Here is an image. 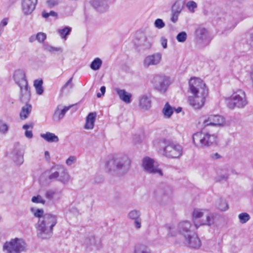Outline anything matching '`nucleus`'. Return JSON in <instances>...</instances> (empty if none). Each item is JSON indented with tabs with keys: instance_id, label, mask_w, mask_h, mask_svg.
I'll use <instances>...</instances> for the list:
<instances>
[{
	"instance_id": "nucleus-13",
	"label": "nucleus",
	"mask_w": 253,
	"mask_h": 253,
	"mask_svg": "<svg viewBox=\"0 0 253 253\" xmlns=\"http://www.w3.org/2000/svg\"><path fill=\"white\" fill-rule=\"evenodd\" d=\"M128 218L133 221L134 227L136 229H139L141 227L142 218L141 212L140 210H132L130 211L128 214Z\"/></svg>"
},
{
	"instance_id": "nucleus-57",
	"label": "nucleus",
	"mask_w": 253,
	"mask_h": 253,
	"mask_svg": "<svg viewBox=\"0 0 253 253\" xmlns=\"http://www.w3.org/2000/svg\"><path fill=\"white\" fill-rule=\"evenodd\" d=\"M36 40H37V36H35V35L31 36L29 38V41L30 42H33L34 41H35Z\"/></svg>"
},
{
	"instance_id": "nucleus-32",
	"label": "nucleus",
	"mask_w": 253,
	"mask_h": 253,
	"mask_svg": "<svg viewBox=\"0 0 253 253\" xmlns=\"http://www.w3.org/2000/svg\"><path fill=\"white\" fill-rule=\"evenodd\" d=\"M164 227L168 232V237L175 236L178 233L177 228L173 225L167 224Z\"/></svg>"
},
{
	"instance_id": "nucleus-10",
	"label": "nucleus",
	"mask_w": 253,
	"mask_h": 253,
	"mask_svg": "<svg viewBox=\"0 0 253 253\" xmlns=\"http://www.w3.org/2000/svg\"><path fill=\"white\" fill-rule=\"evenodd\" d=\"M142 166L145 170L149 173L158 174L161 176L163 175L161 169L155 165L153 160L150 158L146 157L143 159Z\"/></svg>"
},
{
	"instance_id": "nucleus-44",
	"label": "nucleus",
	"mask_w": 253,
	"mask_h": 253,
	"mask_svg": "<svg viewBox=\"0 0 253 253\" xmlns=\"http://www.w3.org/2000/svg\"><path fill=\"white\" fill-rule=\"evenodd\" d=\"M180 14V13L171 10L170 21L173 23H176Z\"/></svg>"
},
{
	"instance_id": "nucleus-3",
	"label": "nucleus",
	"mask_w": 253,
	"mask_h": 253,
	"mask_svg": "<svg viewBox=\"0 0 253 253\" xmlns=\"http://www.w3.org/2000/svg\"><path fill=\"white\" fill-rule=\"evenodd\" d=\"M131 161L126 155L117 157L109 160L106 163L108 170L116 171L124 174L126 173L130 169Z\"/></svg>"
},
{
	"instance_id": "nucleus-45",
	"label": "nucleus",
	"mask_w": 253,
	"mask_h": 253,
	"mask_svg": "<svg viewBox=\"0 0 253 253\" xmlns=\"http://www.w3.org/2000/svg\"><path fill=\"white\" fill-rule=\"evenodd\" d=\"M60 167H58L57 168V170L56 171L53 172L51 173V174L49 175V178L51 180L55 179H58L59 177V175L60 173Z\"/></svg>"
},
{
	"instance_id": "nucleus-21",
	"label": "nucleus",
	"mask_w": 253,
	"mask_h": 253,
	"mask_svg": "<svg viewBox=\"0 0 253 253\" xmlns=\"http://www.w3.org/2000/svg\"><path fill=\"white\" fill-rule=\"evenodd\" d=\"M96 112L89 113L86 118L84 128L87 129H91L94 127V122L96 117Z\"/></svg>"
},
{
	"instance_id": "nucleus-37",
	"label": "nucleus",
	"mask_w": 253,
	"mask_h": 253,
	"mask_svg": "<svg viewBox=\"0 0 253 253\" xmlns=\"http://www.w3.org/2000/svg\"><path fill=\"white\" fill-rule=\"evenodd\" d=\"M135 253H150V252L146 246L141 244L136 246Z\"/></svg>"
},
{
	"instance_id": "nucleus-24",
	"label": "nucleus",
	"mask_w": 253,
	"mask_h": 253,
	"mask_svg": "<svg viewBox=\"0 0 253 253\" xmlns=\"http://www.w3.org/2000/svg\"><path fill=\"white\" fill-rule=\"evenodd\" d=\"M139 106L141 109L148 110L151 106V101L146 95H143L139 98Z\"/></svg>"
},
{
	"instance_id": "nucleus-29",
	"label": "nucleus",
	"mask_w": 253,
	"mask_h": 253,
	"mask_svg": "<svg viewBox=\"0 0 253 253\" xmlns=\"http://www.w3.org/2000/svg\"><path fill=\"white\" fill-rule=\"evenodd\" d=\"M32 110V106L27 104L22 108L20 113V116L21 119H26Z\"/></svg>"
},
{
	"instance_id": "nucleus-53",
	"label": "nucleus",
	"mask_w": 253,
	"mask_h": 253,
	"mask_svg": "<svg viewBox=\"0 0 253 253\" xmlns=\"http://www.w3.org/2000/svg\"><path fill=\"white\" fill-rule=\"evenodd\" d=\"M167 39L165 38L164 37H162L161 38V42L163 47L165 49L167 48Z\"/></svg>"
},
{
	"instance_id": "nucleus-39",
	"label": "nucleus",
	"mask_w": 253,
	"mask_h": 253,
	"mask_svg": "<svg viewBox=\"0 0 253 253\" xmlns=\"http://www.w3.org/2000/svg\"><path fill=\"white\" fill-rule=\"evenodd\" d=\"M8 125L3 120L0 119V133L5 134L8 131Z\"/></svg>"
},
{
	"instance_id": "nucleus-40",
	"label": "nucleus",
	"mask_w": 253,
	"mask_h": 253,
	"mask_svg": "<svg viewBox=\"0 0 253 253\" xmlns=\"http://www.w3.org/2000/svg\"><path fill=\"white\" fill-rule=\"evenodd\" d=\"M14 161L17 165H21L24 162L23 154L21 152H17L14 158Z\"/></svg>"
},
{
	"instance_id": "nucleus-61",
	"label": "nucleus",
	"mask_w": 253,
	"mask_h": 253,
	"mask_svg": "<svg viewBox=\"0 0 253 253\" xmlns=\"http://www.w3.org/2000/svg\"><path fill=\"white\" fill-rule=\"evenodd\" d=\"M48 13H49V16H54V17H56L57 16V13H56L55 12H54L53 11H51Z\"/></svg>"
},
{
	"instance_id": "nucleus-56",
	"label": "nucleus",
	"mask_w": 253,
	"mask_h": 253,
	"mask_svg": "<svg viewBox=\"0 0 253 253\" xmlns=\"http://www.w3.org/2000/svg\"><path fill=\"white\" fill-rule=\"evenodd\" d=\"M7 24V19L4 18L2 20L0 23V25L2 26V28H3L4 26H5Z\"/></svg>"
},
{
	"instance_id": "nucleus-31",
	"label": "nucleus",
	"mask_w": 253,
	"mask_h": 253,
	"mask_svg": "<svg viewBox=\"0 0 253 253\" xmlns=\"http://www.w3.org/2000/svg\"><path fill=\"white\" fill-rule=\"evenodd\" d=\"M43 81L42 79H37L34 82V86L36 89V93L39 95H41L43 92L42 87Z\"/></svg>"
},
{
	"instance_id": "nucleus-18",
	"label": "nucleus",
	"mask_w": 253,
	"mask_h": 253,
	"mask_svg": "<svg viewBox=\"0 0 253 253\" xmlns=\"http://www.w3.org/2000/svg\"><path fill=\"white\" fill-rule=\"evenodd\" d=\"M114 89L121 100L126 104H128L131 102V98L132 97L131 93L126 92V90L123 89L115 88Z\"/></svg>"
},
{
	"instance_id": "nucleus-9",
	"label": "nucleus",
	"mask_w": 253,
	"mask_h": 253,
	"mask_svg": "<svg viewBox=\"0 0 253 253\" xmlns=\"http://www.w3.org/2000/svg\"><path fill=\"white\" fill-rule=\"evenodd\" d=\"M225 123L224 118L218 115H211L205 119L203 123L204 127L208 126H222Z\"/></svg>"
},
{
	"instance_id": "nucleus-19",
	"label": "nucleus",
	"mask_w": 253,
	"mask_h": 253,
	"mask_svg": "<svg viewBox=\"0 0 253 253\" xmlns=\"http://www.w3.org/2000/svg\"><path fill=\"white\" fill-rule=\"evenodd\" d=\"M191 224L188 221H183L180 222L178 225L179 232L184 236V234H192L191 231Z\"/></svg>"
},
{
	"instance_id": "nucleus-62",
	"label": "nucleus",
	"mask_w": 253,
	"mask_h": 253,
	"mask_svg": "<svg viewBox=\"0 0 253 253\" xmlns=\"http://www.w3.org/2000/svg\"><path fill=\"white\" fill-rule=\"evenodd\" d=\"M176 113H180L182 110V108L181 107H178L177 109H175Z\"/></svg>"
},
{
	"instance_id": "nucleus-2",
	"label": "nucleus",
	"mask_w": 253,
	"mask_h": 253,
	"mask_svg": "<svg viewBox=\"0 0 253 253\" xmlns=\"http://www.w3.org/2000/svg\"><path fill=\"white\" fill-rule=\"evenodd\" d=\"M189 92L192 94L188 97L190 105L195 109H201L204 106L208 94L205 83L200 78H191L189 81Z\"/></svg>"
},
{
	"instance_id": "nucleus-50",
	"label": "nucleus",
	"mask_w": 253,
	"mask_h": 253,
	"mask_svg": "<svg viewBox=\"0 0 253 253\" xmlns=\"http://www.w3.org/2000/svg\"><path fill=\"white\" fill-rule=\"evenodd\" d=\"M73 78H70L66 84L62 86L61 88V91H63L65 89L68 87L69 88H72L73 87V84H71Z\"/></svg>"
},
{
	"instance_id": "nucleus-43",
	"label": "nucleus",
	"mask_w": 253,
	"mask_h": 253,
	"mask_svg": "<svg viewBox=\"0 0 253 253\" xmlns=\"http://www.w3.org/2000/svg\"><path fill=\"white\" fill-rule=\"evenodd\" d=\"M31 201L33 203H41L43 205L45 204V200H44L42 197L40 195H38L36 196H34L32 197Z\"/></svg>"
},
{
	"instance_id": "nucleus-7",
	"label": "nucleus",
	"mask_w": 253,
	"mask_h": 253,
	"mask_svg": "<svg viewBox=\"0 0 253 253\" xmlns=\"http://www.w3.org/2000/svg\"><path fill=\"white\" fill-rule=\"evenodd\" d=\"M25 242L22 239L19 238L6 241L3 246V250L5 253H21L25 251Z\"/></svg>"
},
{
	"instance_id": "nucleus-64",
	"label": "nucleus",
	"mask_w": 253,
	"mask_h": 253,
	"mask_svg": "<svg viewBox=\"0 0 253 253\" xmlns=\"http://www.w3.org/2000/svg\"><path fill=\"white\" fill-rule=\"evenodd\" d=\"M250 44L252 48H253V35L252 36V40L250 42Z\"/></svg>"
},
{
	"instance_id": "nucleus-11",
	"label": "nucleus",
	"mask_w": 253,
	"mask_h": 253,
	"mask_svg": "<svg viewBox=\"0 0 253 253\" xmlns=\"http://www.w3.org/2000/svg\"><path fill=\"white\" fill-rule=\"evenodd\" d=\"M153 83L157 89L165 92L169 86V80L165 77L157 75L154 77Z\"/></svg>"
},
{
	"instance_id": "nucleus-30",
	"label": "nucleus",
	"mask_w": 253,
	"mask_h": 253,
	"mask_svg": "<svg viewBox=\"0 0 253 253\" xmlns=\"http://www.w3.org/2000/svg\"><path fill=\"white\" fill-rule=\"evenodd\" d=\"M173 110L174 109L168 102H167L163 109V113L164 117L166 118H169L172 115Z\"/></svg>"
},
{
	"instance_id": "nucleus-16",
	"label": "nucleus",
	"mask_w": 253,
	"mask_h": 253,
	"mask_svg": "<svg viewBox=\"0 0 253 253\" xmlns=\"http://www.w3.org/2000/svg\"><path fill=\"white\" fill-rule=\"evenodd\" d=\"M38 0H22V8L25 15L30 14L35 9Z\"/></svg>"
},
{
	"instance_id": "nucleus-1",
	"label": "nucleus",
	"mask_w": 253,
	"mask_h": 253,
	"mask_svg": "<svg viewBox=\"0 0 253 253\" xmlns=\"http://www.w3.org/2000/svg\"><path fill=\"white\" fill-rule=\"evenodd\" d=\"M31 211L35 217L40 218L36 225L37 236L42 239L51 238L53 235V228L57 223V216L50 213L43 215L42 209L35 210L32 208Z\"/></svg>"
},
{
	"instance_id": "nucleus-35",
	"label": "nucleus",
	"mask_w": 253,
	"mask_h": 253,
	"mask_svg": "<svg viewBox=\"0 0 253 253\" xmlns=\"http://www.w3.org/2000/svg\"><path fill=\"white\" fill-rule=\"evenodd\" d=\"M71 31V28L69 27H65L62 29H59L58 33L62 39L66 40V37L70 34Z\"/></svg>"
},
{
	"instance_id": "nucleus-23",
	"label": "nucleus",
	"mask_w": 253,
	"mask_h": 253,
	"mask_svg": "<svg viewBox=\"0 0 253 253\" xmlns=\"http://www.w3.org/2000/svg\"><path fill=\"white\" fill-rule=\"evenodd\" d=\"M40 136L48 142H58L59 141L58 137L54 133L47 132L45 133H41Z\"/></svg>"
},
{
	"instance_id": "nucleus-51",
	"label": "nucleus",
	"mask_w": 253,
	"mask_h": 253,
	"mask_svg": "<svg viewBox=\"0 0 253 253\" xmlns=\"http://www.w3.org/2000/svg\"><path fill=\"white\" fill-rule=\"evenodd\" d=\"M46 3L48 7H52L58 4V0H48L46 1Z\"/></svg>"
},
{
	"instance_id": "nucleus-27",
	"label": "nucleus",
	"mask_w": 253,
	"mask_h": 253,
	"mask_svg": "<svg viewBox=\"0 0 253 253\" xmlns=\"http://www.w3.org/2000/svg\"><path fill=\"white\" fill-rule=\"evenodd\" d=\"M184 3L181 0H176L172 5L171 10L181 13L183 8Z\"/></svg>"
},
{
	"instance_id": "nucleus-33",
	"label": "nucleus",
	"mask_w": 253,
	"mask_h": 253,
	"mask_svg": "<svg viewBox=\"0 0 253 253\" xmlns=\"http://www.w3.org/2000/svg\"><path fill=\"white\" fill-rule=\"evenodd\" d=\"M204 213L200 209H195L194 210L192 214L193 219L194 220L195 226L198 228L200 225H198L196 220L203 216Z\"/></svg>"
},
{
	"instance_id": "nucleus-20",
	"label": "nucleus",
	"mask_w": 253,
	"mask_h": 253,
	"mask_svg": "<svg viewBox=\"0 0 253 253\" xmlns=\"http://www.w3.org/2000/svg\"><path fill=\"white\" fill-rule=\"evenodd\" d=\"M44 196L48 200H58L61 198V193L55 189H49L45 191Z\"/></svg>"
},
{
	"instance_id": "nucleus-42",
	"label": "nucleus",
	"mask_w": 253,
	"mask_h": 253,
	"mask_svg": "<svg viewBox=\"0 0 253 253\" xmlns=\"http://www.w3.org/2000/svg\"><path fill=\"white\" fill-rule=\"evenodd\" d=\"M187 38V35L184 31L181 32L176 37L177 41L179 42H184Z\"/></svg>"
},
{
	"instance_id": "nucleus-34",
	"label": "nucleus",
	"mask_w": 253,
	"mask_h": 253,
	"mask_svg": "<svg viewBox=\"0 0 253 253\" xmlns=\"http://www.w3.org/2000/svg\"><path fill=\"white\" fill-rule=\"evenodd\" d=\"M102 64V61L99 58H95L90 65V68L94 71L99 69Z\"/></svg>"
},
{
	"instance_id": "nucleus-36",
	"label": "nucleus",
	"mask_w": 253,
	"mask_h": 253,
	"mask_svg": "<svg viewBox=\"0 0 253 253\" xmlns=\"http://www.w3.org/2000/svg\"><path fill=\"white\" fill-rule=\"evenodd\" d=\"M217 207L221 211H227L229 207L226 200L220 199L218 203L217 204Z\"/></svg>"
},
{
	"instance_id": "nucleus-6",
	"label": "nucleus",
	"mask_w": 253,
	"mask_h": 253,
	"mask_svg": "<svg viewBox=\"0 0 253 253\" xmlns=\"http://www.w3.org/2000/svg\"><path fill=\"white\" fill-rule=\"evenodd\" d=\"M192 139L195 146L204 147H208L216 143L217 137L214 134L200 131L193 134Z\"/></svg>"
},
{
	"instance_id": "nucleus-4",
	"label": "nucleus",
	"mask_w": 253,
	"mask_h": 253,
	"mask_svg": "<svg viewBox=\"0 0 253 253\" xmlns=\"http://www.w3.org/2000/svg\"><path fill=\"white\" fill-rule=\"evenodd\" d=\"M13 78L15 83L20 88V100L22 102H27L30 100L31 93L24 71L20 69L16 70L14 73Z\"/></svg>"
},
{
	"instance_id": "nucleus-55",
	"label": "nucleus",
	"mask_w": 253,
	"mask_h": 253,
	"mask_svg": "<svg viewBox=\"0 0 253 253\" xmlns=\"http://www.w3.org/2000/svg\"><path fill=\"white\" fill-rule=\"evenodd\" d=\"M100 91L101 92V94H100L99 92L97 93V97H100L102 95H103L105 92L106 90V87L104 86H102L101 87Z\"/></svg>"
},
{
	"instance_id": "nucleus-60",
	"label": "nucleus",
	"mask_w": 253,
	"mask_h": 253,
	"mask_svg": "<svg viewBox=\"0 0 253 253\" xmlns=\"http://www.w3.org/2000/svg\"><path fill=\"white\" fill-rule=\"evenodd\" d=\"M30 127H33L32 125H29L26 124V125H23V127H23V128L24 129H25V130H28V129Z\"/></svg>"
},
{
	"instance_id": "nucleus-25",
	"label": "nucleus",
	"mask_w": 253,
	"mask_h": 253,
	"mask_svg": "<svg viewBox=\"0 0 253 253\" xmlns=\"http://www.w3.org/2000/svg\"><path fill=\"white\" fill-rule=\"evenodd\" d=\"M60 175L58 180L63 183H67L70 179V175L67 171L63 167H60Z\"/></svg>"
},
{
	"instance_id": "nucleus-49",
	"label": "nucleus",
	"mask_w": 253,
	"mask_h": 253,
	"mask_svg": "<svg viewBox=\"0 0 253 253\" xmlns=\"http://www.w3.org/2000/svg\"><path fill=\"white\" fill-rule=\"evenodd\" d=\"M99 241V239H96L94 237L92 236L86 240V244L89 245L95 246L97 245V242Z\"/></svg>"
},
{
	"instance_id": "nucleus-38",
	"label": "nucleus",
	"mask_w": 253,
	"mask_h": 253,
	"mask_svg": "<svg viewBox=\"0 0 253 253\" xmlns=\"http://www.w3.org/2000/svg\"><path fill=\"white\" fill-rule=\"evenodd\" d=\"M238 218L240 223L245 224L250 220L251 217L248 213L242 212L238 215Z\"/></svg>"
},
{
	"instance_id": "nucleus-47",
	"label": "nucleus",
	"mask_w": 253,
	"mask_h": 253,
	"mask_svg": "<svg viewBox=\"0 0 253 253\" xmlns=\"http://www.w3.org/2000/svg\"><path fill=\"white\" fill-rule=\"evenodd\" d=\"M37 40L39 42H42L46 38V35L42 32H39L37 34Z\"/></svg>"
},
{
	"instance_id": "nucleus-54",
	"label": "nucleus",
	"mask_w": 253,
	"mask_h": 253,
	"mask_svg": "<svg viewBox=\"0 0 253 253\" xmlns=\"http://www.w3.org/2000/svg\"><path fill=\"white\" fill-rule=\"evenodd\" d=\"M25 135L27 138L31 139L33 137L32 131L26 130L25 132Z\"/></svg>"
},
{
	"instance_id": "nucleus-28",
	"label": "nucleus",
	"mask_w": 253,
	"mask_h": 253,
	"mask_svg": "<svg viewBox=\"0 0 253 253\" xmlns=\"http://www.w3.org/2000/svg\"><path fill=\"white\" fill-rule=\"evenodd\" d=\"M206 219H202L200 225L211 226L214 223V216L212 213L207 212L205 214Z\"/></svg>"
},
{
	"instance_id": "nucleus-41",
	"label": "nucleus",
	"mask_w": 253,
	"mask_h": 253,
	"mask_svg": "<svg viewBox=\"0 0 253 253\" xmlns=\"http://www.w3.org/2000/svg\"><path fill=\"white\" fill-rule=\"evenodd\" d=\"M186 6L191 13H194L195 9L197 7V4L193 0H190L186 3Z\"/></svg>"
},
{
	"instance_id": "nucleus-14",
	"label": "nucleus",
	"mask_w": 253,
	"mask_h": 253,
	"mask_svg": "<svg viewBox=\"0 0 253 253\" xmlns=\"http://www.w3.org/2000/svg\"><path fill=\"white\" fill-rule=\"evenodd\" d=\"M72 107V105L68 106L59 104L55 109L53 116V120L55 121H60L65 116L66 112Z\"/></svg>"
},
{
	"instance_id": "nucleus-63",
	"label": "nucleus",
	"mask_w": 253,
	"mask_h": 253,
	"mask_svg": "<svg viewBox=\"0 0 253 253\" xmlns=\"http://www.w3.org/2000/svg\"><path fill=\"white\" fill-rule=\"evenodd\" d=\"M250 194H251L252 197H253V186L252 187V188H251V189L250 190Z\"/></svg>"
},
{
	"instance_id": "nucleus-17",
	"label": "nucleus",
	"mask_w": 253,
	"mask_h": 253,
	"mask_svg": "<svg viewBox=\"0 0 253 253\" xmlns=\"http://www.w3.org/2000/svg\"><path fill=\"white\" fill-rule=\"evenodd\" d=\"M90 3L94 8L101 12L106 11L108 7L106 0H91Z\"/></svg>"
},
{
	"instance_id": "nucleus-8",
	"label": "nucleus",
	"mask_w": 253,
	"mask_h": 253,
	"mask_svg": "<svg viewBox=\"0 0 253 253\" xmlns=\"http://www.w3.org/2000/svg\"><path fill=\"white\" fill-rule=\"evenodd\" d=\"M247 103L245 92L242 90H239L232 94L227 105L229 109H233L235 107L243 108Z\"/></svg>"
},
{
	"instance_id": "nucleus-5",
	"label": "nucleus",
	"mask_w": 253,
	"mask_h": 253,
	"mask_svg": "<svg viewBox=\"0 0 253 253\" xmlns=\"http://www.w3.org/2000/svg\"><path fill=\"white\" fill-rule=\"evenodd\" d=\"M160 146L163 148V154L169 159L180 157L183 154V148L178 143L163 139L160 141Z\"/></svg>"
},
{
	"instance_id": "nucleus-22",
	"label": "nucleus",
	"mask_w": 253,
	"mask_h": 253,
	"mask_svg": "<svg viewBox=\"0 0 253 253\" xmlns=\"http://www.w3.org/2000/svg\"><path fill=\"white\" fill-rule=\"evenodd\" d=\"M171 193V189L167 185L160 186L155 191V194L157 197L169 196Z\"/></svg>"
},
{
	"instance_id": "nucleus-59",
	"label": "nucleus",
	"mask_w": 253,
	"mask_h": 253,
	"mask_svg": "<svg viewBox=\"0 0 253 253\" xmlns=\"http://www.w3.org/2000/svg\"><path fill=\"white\" fill-rule=\"evenodd\" d=\"M42 16L44 18H46L49 16V13L48 12L43 11L42 12Z\"/></svg>"
},
{
	"instance_id": "nucleus-12",
	"label": "nucleus",
	"mask_w": 253,
	"mask_h": 253,
	"mask_svg": "<svg viewBox=\"0 0 253 253\" xmlns=\"http://www.w3.org/2000/svg\"><path fill=\"white\" fill-rule=\"evenodd\" d=\"M162 54L160 52L155 53L147 56L143 62L145 67L148 68L150 66H155L159 64L162 60Z\"/></svg>"
},
{
	"instance_id": "nucleus-46",
	"label": "nucleus",
	"mask_w": 253,
	"mask_h": 253,
	"mask_svg": "<svg viewBox=\"0 0 253 253\" xmlns=\"http://www.w3.org/2000/svg\"><path fill=\"white\" fill-rule=\"evenodd\" d=\"M155 26L158 29H162L165 26V24L161 19H157L154 22Z\"/></svg>"
},
{
	"instance_id": "nucleus-15",
	"label": "nucleus",
	"mask_w": 253,
	"mask_h": 253,
	"mask_svg": "<svg viewBox=\"0 0 253 253\" xmlns=\"http://www.w3.org/2000/svg\"><path fill=\"white\" fill-rule=\"evenodd\" d=\"M184 238L189 247L195 249H198L201 247V241L196 234L194 233L184 234Z\"/></svg>"
},
{
	"instance_id": "nucleus-26",
	"label": "nucleus",
	"mask_w": 253,
	"mask_h": 253,
	"mask_svg": "<svg viewBox=\"0 0 253 253\" xmlns=\"http://www.w3.org/2000/svg\"><path fill=\"white\" fill-rule=\"evenodd\" d=\"M207 31L205 28L199 27L196 30L195 36L197 39L203 41L207 38Z\"/></svg>"
},
{
	"instance_id": "nucleus-58",
	"label": "nucleus",
	"mask_w": 253,
	"mask_h": 253,
	"mask_svg": "<svg viewBox=\"0 0 253 253\" xmlns=\"http://www.w3.org/2000/svg\"><path fill=\"white\" fill-rule=\"evenodd\" d=\"M211 156L212 159H217L220 158V156L217 153L212 154Z\"/></svg>"
},
{
	"instance_id": "nucleus-48",
	"label": "nucleus",
	"mask_w": 253,
	"mask_h": 253,
	"mask_svg": "<svg viewBox=\"0 0 253 253\" xmlns=\"http://www.w3.org/2000/svg\"><path fill=\"white\" fill-rule=\"evenodd\" d=\"M77 161V158L74 156H70L66 161V164L67 166H70L75 164Z\"/></svg>"
},
{
	"instance_id": "nucleus-52",
	"label": "nucleus",
	"mask_w": 253,
	"mask_h": 253,
	"mask_svg": "<svg viewBox=\"0 0 253 253\" xmlns=\"http://www.w3.org/2000/svg\"><path fill=\"white\" fill-rule=\"evenodd\" d=\"M47 51L53 53L54 52L62 51V49L60 47H54L52 46L48 47L46 48Z\"/></svg>"
}]
</instances>
